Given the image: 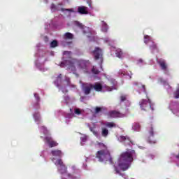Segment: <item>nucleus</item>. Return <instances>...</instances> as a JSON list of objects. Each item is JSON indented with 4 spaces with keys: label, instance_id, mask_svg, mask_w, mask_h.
Instances as JSON below:
<instances>
[{
    "label": "nucleus",
    "instance_id": "obj_1",
    "mask_svg": "<svg viewBox=\"0 0 179 179\" xmlns=\"http://www.w3.org/2000/svg\"><path fill=\"white\" fill-rule=\"evenodd\" d=\"M134 156L135 150H128L127 152H122L117 160V165L114 164L111 154H110V151L107 149L98 151L96 157L99 159V162H109L110 164H113L115 174L122 176L119 169L122 171H127L131 167V163L134 162Z\"/></svg>",
    "mask_w": 179,
    "mask_h": 179
},
{
    "label": "nucleus",
    "instance_id": "obj_2",
    "mask_svg": "<svg viewBox=\"0 0 179 179\" xmlns=\"http://www.w3.org/2000/svg\"><path fill=\"white\" fill-rule=\"evenodd\" d=\"M66 65H69V68H71L72 71H76L75 65H76L78 69H86L89 62L83 59L78 60L76 59H71L70 60L66 61Z\"/></svg>",
    "mask_w": 179,
    "mask_h": 179
},
{
    "label": "nucleus",
    "instance_id": "obj_3",
    "mask_svg": "<svg viewBox=\"0 0 179 179\" xmlns=\"http://www.w3.org/2000/svg\"><path fill=\"white\" fill-rule=\"evenodd\" d=\"M139 106L141 110L143 111H155V105L152 103V101L147 96V99H141L139 101Z\"/></svg>",
    "mask_w": 179,
    "mask_h": 179
},
{
    "label": "nucleus",
    "instance_id": "obj_4",
    "mask_svg": "<svg viewBox=\"0 0 179 179\" xmlns=\"http://www.w3.org/2000/svg\"><path fill=\"white\" fill-rule=\"evenodd\" d=\"M147 141L148 143H156L157 141L155 138V131L153 130V125L150 124L148 127V134Z\"/></svg>",
    "mask_w": 179,
    "mask_h": 179
},
{
    "label": "nucleus",
    "instance_id": "obj_5",
    "mask_svg": "<svg viewBox=\"0 0 179 179\" xmlns=\"http://www.w3.org/2000/svg\"><path fill=\"white\" fill-rule=\"evenodd\" d=\"M92 54L94 56L95 61L101 59L103 61V50L99 47H96L94 50L92 51Z\"/></svg>",
    "mask_w": 179,
    "mask_h": 179
},
{
    "label": "nucleus",
    "instance_id": "obj_6",
    "mask_svg": "<svg viewBox=\"0 0 179 179\" xmlns=\"http://www.w3.org/2000/svg\"><path fill=\"white\" fill-rule=\"evenodd\" d=\"M82 89L85 96H88L93 90V84L84 83L82 84Z\"/></svg>",
    "mask_w": 179,
    "mask_h": 179
},
{
    "label": "nucleus",
    "instance_id": "obj_7",
    "mask_svg": "<svg viewBox=\"0 0 179 179\" xmlns=\"http://www.w3.org/2000/svg\"><path fill=\"white\" fill-rule=\"evenodd\" d=\"M55 166H59V168H58V171L60 174H65V173H66L67 168L65 164H64L62 159H58L55 162Z\"/></svg>",
    "mask_w": 179,
    "mask_h": 179
},
{
    "label": "nucleus",
    "instance_id": "obj_8",
    "mask_svg": "<svg viewBox=\"0 0 179 179\" xmlns=\"http://www.w3.org/2000/svg\"><path fill=\"white\" fill-rule=\"evenodd\" d=\"M108 118H123L125 115L117 110H110L108 113Z\"/></svg>",
    "mask_w": 179,
    "mask_h": 179
},
{
    "label": "nucleus",
    "instance_id": "obj_9",
    "mask_svg": "<svg viewBox=\"0 0 179 179\" xmlns=\"http://www.w3.org/2000/svg\"><path fill=\"white\" fill-rule=\"evenodd\" d=\"M119 141L125 146H127V145H131V138L128 136H120L119 137Z\"/></svg>",
    "mask_w": 179,
    "mask_h": 179
},
{
    "label": "nucleus",
    "instance_id": "obj_10",
    "mask_svg": "<svg viewBox=\"0 0 179 179\" xmlns=\"http://www.w3.org/2000/svg\"><path fill=\"white\" fill-rule=\"evenodd\" d=\"M45 141H46L47 143H48L49 148H55V146H58V143L52 140V138L50 136H46L45 138Z\"/></svg>",
    "mask_w": 179,
    "mask_h": 179
},
{
    "label": "nucleus",
    "instance_id": "obj_11",
    "mask_svg": "<svg viewBox=\"0 0 179 179\" xmlns=\"http://www.w3.org/2000/svg\"><path fill=\"white\" fill-rule=\"evenodd\" d=\"M157 63L159 64V65L162 71H164V72H166V73L169 72L167 63H166L165 60L159 59L157 62Z\"/></svg>",
    "mask_w": 179,
    "mask_h": 179
},
{
    "label": "nucleus",
    "instance_id": "obj_12",
    "mask_svg": "<svg viewBox=\"0 0 179 179\" xmlns=\"http://www.w3.org/2000/svg\"><path fill=\"white\" fill-rule=\"evenodd\" d=\"M170 107L173 108V113L174 114H177V113H179V103L177 101L171 102L170 104Z\"/></svg>",
    "mask_w": 179,
    "mask_h": 179
},
{
    "label": "nucleus",
    "instance_id": "obj_13",
    "mask_svg": "<svg viewBox=\"0 0 179 179\" xmlns=\"http://www.w3.org/2000/svg\"><path fill=\"white\" fill-rule=\"evenodd\" d=\"M78 12L80 15H88L89 11H87V7L86 6H79L78 8Z\"/></svg>",
    "mask_w": 179,
    "mask_h": 179
},
{
    "label": "nucleus",
    "instance_id": "obj_14",
    "mask_svg": "<svg viewBox=\"0 0 179 179\" xmlns=\"http://www.w3.org/2000/svg\"><path fill=\"white\" fill-rule=\"evenodd\" d=\"M93 89L95 92H101L103 90V85L100 83H96L95 84H92Z\"/></svg>",
    "mask_w": 179,
    "mask_h": 179
},
{
    "label": "nucleus",
    "instance_id": "obj_15",
    "mask_svg": "<svg viewBox=\"0 0 179 179\" xmlns=\"http://www.w3.org/2000/svg\"><path fill=\"white\" fill-rule=\"evenodd\" d=\"M51 154L55 157H62L64 156V153L60 150H53L51 151Z\"/></svg>",
    "mask_w": 179,
    "mask_h": 179
},
{
    "label": "nucleus",
    "instance_id": "obj_16",
    "mask_svg": "<svg viewBox=\"0 0 179 179\" xmlns=\"http://www.w3.org/2000/svg\"><path fill=\"white\" fill-rule=\"evenodd\" d=\"M64 40H73V35L71 32H66L64 35Z\"/></svg>",
    "mask_w": 179,
    "mask_h": 179
},
{
    "label": "nucleus",
    "instance_id": "obj_17",
    "mask_svg": "<svg viewBox=\"0 0 179 179\" xmlns=\"http://www.w3.org/2000/svg\"><path fill=\"white\" fill-rule=\"evenodd\" d=\"M150 50H151L152 52H155V51L159 52V48H157V45H156V43H152V44L150 46Z\"/></svg>",
    "mask_w": 179,
    "mask_h": 179
},
{
    "label": "nucleus",
    "instance_id": "obj_18",
    "mask_svg": "<svg viewBox=\"0 0 179 179\" xmlns=\"http://www.w3.org/2000/svg\"><path fill=\"white\" fill-rule=\"evenodd\" d=\"M102 31L104 33H107V31H108V25L104 21H102Z\"/></svg>",
    "mask_w": 179,
    "mask_h": 179
},
{
    "label": "nucleus",
    "instance_id": "obj_19",
    "mask_svg": "<svg viewBox=\"0 0 179 179\" xmlns=\"http://www.w3.org/2000/svg\"><path fill=\"white\" fill-rule=\"evenodd\" d=\"M104 110H106V108H104V107L96 106L94 108V113L95 114H100V113H101Z\"/></svg>",
    "mask_w": 179,
    "mask_h": 179
},
{
    "label": "nucleus",
    "instance_id": "obj_20",
    "mask_svg": "<svg viewBox=\"0 0 179 179\" xmlns=\"http://www.w3.org/2000/svg\"><path fill=\"white\" fill-rule=\"evenodd\" d=\"M34 120L36 122H39V121H41V116L40 115V113H35L34 114Z\"/></svg>",
    "mask_w": 179,
    "mask_h": 179
},
{
    "label": "nucleus",
    "instance_id": "obj_21",
    "mask_svg": "<svg viewBox=\"0 0 179 179\" xmlns=\"http://www.w3.org/2000/svg\"><path fill=\"white\" fill-rule=\"evenodd\" d=\"M106 127H107V128H117V124L111 122H107L106 124Z\"/></svg>",
    "mask_w": 179,
    "mask_h": 179
},
{
    "label": "nucleus",
    "instance_id": "obj_22",
    "mask_svg": "<svg viewBox=\"0 0 179 179\" xmlns=\"http://www.w3.org/2000/svg\"><path fill=\"white\" fill-rule=\"evenodd\" d=\"M124 53L122 52V50L121 49H117L115 52V55L117 57V58H122V55Z\"/></svg>",
    "mask_w": 179,
    "mask_h": 179
},
{
    "label": "nucleus",
    "instance_id": "obj_23",
    "mask_svg": "<svg viewBox=\"0 0 179 179\" xmlns=\"http://www.w3.org/2000/svg\"><path fill=\"white\" fill-rule=\"evenodd\" d=\"M101 135L104 138H107V136H108V129L104 127L102 128Z\"/></svg>",
    "mask_w": 179,
    "mask_h": 179
},
{
    "label": "nucleus",
    "instance_id": "obj_24",
    "mask_svg": "<svg viewBox=\"0 0 179 179\" xmlns=\"http://www.w3.org/2000/svg\"><path fill=\"white\" fill-rule=\"evenodd\" d=\"M50 47L51 48H55V47H58V41H57L56 40L52 41L50 43Z\"/></svg>",
    "mask_w": 179,
    "mask_h": 179
},
{
    "label": "nucleus",
    "instance_id": "obj_25",
    "mask_svg": "<svg viewBox=\"0 0 179 179\" xmlns=\"http://www.w3.org/2000/svg\"><path fill=\"white\" fill-rule=\"evenodd\" d=\"M75 26H76L77 27H79V29H83V24L82 23H80L78 21H76L74 22Z\"/></svg>",
    "mask_w": 179,
    "mask_h": 179
},
{
    "label": "nucleus",
    "instance_id": "obj_26",
    "mask_svg": "<svg viewBox=\"0 0 179 179\" xmlns=\"http://www.w3.org/2000/svg\"><path fill=\"white\" fill-rule=\"evenodd\" d=\"M92 73H94V75H99L100 73V71H99V69H97L96 67L93 66L92 69Z\"/></svg>",
    "mask_w": 179,
    "mask_h": 179
},
{
    "label": "nucleus",
    "instance_id": "obj_27",
    "mask_svg": "<svg viewBox=\"0 0 179 179\" xmlns=\"http://www.w3.org/2000/svg\"><path fill=\"white\" fill-rule=\"evenodd\" d=\"M134 129L135 131H139L141 129V124L139 123H136L134 125Z\"/></svg>",
    "mask_w": 179,
    "mask_h": 179
},
{
    "label": "nucleus",
    "instance_id": "obj_28",
    "mask_svg": "<svg viewBox=\"0 0 179 179\" xmlns=\"http://www.w3.org/2000/svg\"><path fill=\"white\" fill-rule=\"evenodd\" d=\"M51 10L52 12H55V10H57V6H55V4L52 3L51 5Z\"/></svg>",
    "mask_w": 179,
    "mask_h": 179
},
{
    "label": "nucleus",
    "instance_id": "obj_29",
    "mask_svg": "<svg viewBox=\"0 0 179 179\" xmlns=\"http://www.w3.org/2000/svg\"><path fill=\"white\" fill-rule=\"evenodd\" d=\"M148 42H149V36L146 35L144 36V43L145 44H148Z\"/></svg>",
    "mask_w": 179,
    "mask_h": 179
},
{
    "label": "nucleus",
    "instance_id": "obj_30",
    "mask_svg": "<svg viewBox=\"0 0 179 179\" xmlns=\"http://www.w3.org/2000/svg\"><path fill=\"white\" fill-rule=\"evenodd\" d=\"M140 89H141L144 93H146V86L145 85H141Z\"/></svg>",
    "mask_w": 179,
    "mask_h": 179
},
{
    "label": "nucleus",
    "instance_id": "obj_31",
    "mask_svg": "<svg viewBox=\"0 0 179 179\" xmlns=\"http://www.w3.org/2000/svg\"><path fill=\"white\" fill-rule=\"evenodd\" d=\"M62 10L64 12V11H66V12H73V10L71 9V8H67V9H65V8H62Z\"/></svg>",
    "mask_w": 179,
    "mask_h": 179
},
{
    "label": "nucleus",
    "instance_id": "obj_32",
    "mask_svg": "<svg viewBox=\"0 0 179 179\" xmlns=\"http://www.w3.org/2000/svg\"><path fill=\"white\" fill-rule=\"evenodd\" d=\"M104 87H105V89H106V90L108 92H111V90H113V88H111L110 87H108L107 85H105Z\"/></svg>",
    "mask_w": 179,
    "mask_h": 179
},
{
    "label": "nucleus",
    "instance_id": "obj_33",
    "mask_svg": "<svg viewBox=\"0 0 179 179\" xmlns=\"http://www.w3.org/2000/svg\"><path fill=\"white\" fill-rule=\"evenodd\" d=\"M34 97L37 101H40V96H38V94H34Z\"/></svg>",
    "mask_w": 179,
    "mask_h": 179
},
{
    "label": "nucleus",
    "instance_id": "obj_34",
    "mask_svg": "<svg viewBox=\"0 0 179 179\" xmlns=\"http://www.w3.org/2000/svg\"><path fill=\"white\" fill-rule=\"evenodd\" d=\"M120 100L121 101H125V100H127V97L125 96H121Z\"/></svg>",
    "mask_w": 179,
    "mask_h": 179
},
{
    "label": "nucleus",
    "instance_id": "obj_35",
    "mask_svg": "<svg viewBox=\"0 0 179 179\" xmlns=\"http://www.w3.org/2000/svg\"><path fill=\"white\" fill-rule=\"evenodd\" d=\"M87 4H88V6H89L90 8H92V0H88V1H87Z\"/></svg>",
    "mask_w": 179,
    "mask_h": 179
},
{
    "label": "nucleus",
    "instance_id": "obj_36",
    "mask_svg": "<svg viewBox=\"0 0 179 179\" xmlns=\"http://www.w3.org/2000/svg\"><path fill=\"white\" fill-rule=\"evenodd\" d=\"M35 108L37 110L38 108H40V103H38V102H37L36 104H35Z\"/></svg>",
    "mask_w": 179,
    "mask_h": 179
},
{
    "label": "nucleus",
    "instance_id": "obj_37",
    "mask_svg": "<svg viewBox=\"0 0 179 179\" xmlns=\"http://www.w3.org/2000/svg\"><path fill=\"white\" fill-rule=\"evenodd\" d=\"M75 113H76V114H78V115H79V114H80V110H79V109H76V110H75Z\"/></svg>",
    "mask_w": 179,
    "mask_h": 179
},
{
    "label": "nucleus",
    "instance_id": "obj_38",
    "mask_svg": "<svg viewBox=\"0 0 179 179\" xmlns=\"http://www.w3.org/2000/svg\"><path fill=\"white\" fill-rule=\"evenodd\" d=\"M81 139L83 142H86V140H87L86 137H82Z\"/></svg>",
    "mask_w": 179,
    "mask_h": 179
},
{
    "label": "nucleus",
    "instance_id": "obj_39",
    "mask_svg": "<svg viewBox=\"0 0 179 179\" xmlns=\"http://www.w3.org/2000/svg\"><path fill=\"white\" fill-rule=\"evenodd\" d=\"M164 85H169V83L168 82H166V81H164Z\"/></svg>",
    "mask_w": 179,
    "mask_h": 179
},
{
    "label": "nucleus",
    "instance_id": "obj_40",
    "mask_svg": "<svg viewBox=\"0 0 179 179\" xmlns=\"http://www.w3.org/2000/svg\"><path fill=\"white\" fill-rule=\"evenodd\" d=\"M58 78H59V79H61V78H62V74H59V75L58 76Z\"/></svg>",
    "mask_w": 179,
    "mask_h": 179
},
{
    "label": "nucleus",
    "instance_id": "obj_41",
    "mask_svg": "<svg viewBox=\"0 0 179 179\" xmlns=\"http://www.w3.org/2000/svg\"><path fill=\"white\" fill-rule=\"evenodd\" d=\"M138 62H143V60H142V59H140L138 60Z\"/></svg>",
    "mask_w": 179,
    "mask_h": 179
},
{
    "label": "nucleus",
    "instance_id": "obj_42",
    "mask_svg": "<svg viewBox=\"0 0 179 179\" xmlns=\"http://www.w3.org/2000/svg\"><path fill=\"white\" fill-rule=\"evenodd\" d=\"M134 84L136 85V86H138V83H135Z\"/></svg>",
    "mask_w": 179,
    "mask_h": 179
},
{
    "label": "nucleus",
    "instance_id": "obj_43",
    "mask_svg": "<svg viewBox=\"0 0 179 179\" xmlns=\"http://www.w3.org/2000/svg\"><path fill=\"white\" fill-rule=\"evenodd\" d=\"M64 64V63H62V65H63Z\"/></svg>",
    "mask_w": 179,
    "mask_h": 179
}]
</instances>
